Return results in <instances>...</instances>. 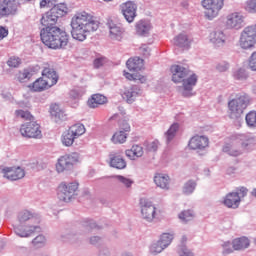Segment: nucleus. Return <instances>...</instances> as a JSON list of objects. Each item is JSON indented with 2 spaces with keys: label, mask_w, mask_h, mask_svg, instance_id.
Wrapping results in <instances>:
<instances>
[{
  "label": "nucleus",
  "mask_w": 256,
  "mask_h": 256,
  "mask_svg": "<svg viewBox=\"0 0 256 256\" xmlns=\"http://www.w3.org/2000/svg\"><path fill=\"white\" fill-rule=\"evenodd\" d=\"M71 27L72 38L83 42L87 39V35L99 29V21L87 12H79L72 17Z\"/></svg>",
  "instance_id": "obj_1"
},
{
  "label": "nucleus",
  "mask_w": 256,
  "mask_h": 256,
  "mask_svg": "<svg viewBox=\"0 0 256 256\" xmlns=\"http://www.w3.org/2000/svg\"><path fill=\"white\" fill-rule=\"evenodd\" d=\"M170 71L172 73L173 83H182V85L178 87L180 95H182V97H193V95H195L193 89H195L198 80L197 74L190 72L189 68L181 65L171 66Z\"/></svg>",
  "instance_id": "obj_2"
},
{
  "label": "nucleus",
  "mask_w": 256,
  "mask_h": 256,
  "mask_svg": "<svg viewBox=\"0 0 256 256\" xmlns=\"http://www.w3.org/2000/svg\"><path fill=\"white\" fill-rule=\"evenodd\" d=\"M40 39L49 49H65L69 45V34L57 26L42 28Z\"/></svg>",
  "instance_id": "obj_3"
},
{
  "label": "nucleus",
  "mask_w": 256,
  "mask_h": 256,
  "mask_svg": "<svg viewBox=\"0 0 256 256\" xmlns=\"http://www.w3.org/2000/svg\"><path fill=\"white\" fill-rule=\"evenodd\" d=\"M99 229V225L94 220L86 219L82 224V229H71L66 233L61 235V239L64 243H71V245H77L81 241V235L84 233H90V231H95Z\"/></svg>",
  "instance_id": "obj_4"
},
{
  "label": "nucleus",
  "mask_w": 256,
  "mask_h": 256,
  "mask_svg": "<svg viewBox=\"0 0 256 256\" xmlns=\"http://www.w3.org/2000/svg\"><path fill=\"white\" fill-rule=\"evenodd\" d=\"M249 107V96L245 93L235 94L234 98L228 101V114L230 119L240 120L243 111Z\"/></svg>",
  "instance_id": "obj_5"
},
{
  "label": "nucleus",
  "mask_w": 256,
  "mask_h": 256,
  "mask_svg": "<svg viewBox=\"0 0 256 256\" xmlns=\"http://www.w3.org/2000/svg\"><path fill=\"white\" fill-rule=\"evenodd\" d=\"M82 158L81 154L78 152H71L60 156L56 163L57 173H65V171H73L76 165L81 163Z\"/></svg>",
  "instance_id": "obj_6"
},
{
  "label": "nucleus",
  "mask_w": 256,
  "mask_h": 256,
  "mask_svg": "<svg viewBox=\"0 0 256 256\" xmlns=\"http://www.w3.org/2000/svg\"><path fill=\"white\" fill-rule=\"evenodd\" d=\"M79 195V182H61L58 186V199L64 203H71Z\"/></svg>",
  "instance_id": "obj_7"
},
{
  "label": "nucleus",
  "mask_w": 256,
  "mask_h": 256,
  "mask_svg": "<svg viewBox=\"0 0 256 256\" xmlns=\"http://www.w3.org/2000/svg\"><path fill=\"white\" fill-rule=\"evenodd\" d=\"M201 5L204 9V15L209 21L219 17V13L225 7V0H202Z\"/></svg>",
  "instance_id": "obj_8"
},
{
  "label": "nucleus",
  "mask_w": 256,
  "mask_h": 256,
  "mask_svg": "<svg viewBox=\"0 0 256 256\" xmlns=\"http://www.w3.org/2000/svg\"><path fill=\"white\" fill-rule=\"evenodd\" d=\"M238 45L245 51L253 49L256 45V24L247 26L240 34Z\"/></svg>",
  "instance_id": "obj_9"
},
{
  "label": "nucleus",
  "mask_w": 256,
  "mask_h": 256,
  "mask_svg": "<svg viewBox=\"0 0 256 256\" xmlns=\"http://www.w3.org/2000/svg\"><path fill=\"white\" fill-rule=\"evenodd\" d=\"M141 217L148 223H153L157 217V207L147 198L140 199Z\"/></svg>",
  "instance_id": "obj_10"
},
{
  "label": "nucleus",
  "mask_w": 256,
  "mask_h": 256,
  "mask_svg": "<svg viewBox=\"0 0 256 256\" xmlns=\"http://www.w3.org/2000/svg\"><path fill=\"white\" fill-rule=\"evenodd\" d=\"M224 25L226 29L239 31L245 26V16L241 12H231L226 16Z\"/></svg>",
  "instance_id": "obj_11"
},
{
  "label": "nucleus",
  "mask_w": 256,
  "mask_h": 256,
  "mask_svg": "<svg viewBox=\"0 0 256 256\" xmlns=\"http://www.w3.org/2000/svg\"><path fill=\"white\" fill-rule=\"evenodd\" d=\"M20 133L22 137H29L32 139H41L42 137L41 126L34 121L22 124L20 127Z\"/></svg>",
  "instance_id": "obj_12"
},
{
  "label": "nucleus",
  "mask_w": 256,
  "mask_h": 256,
  "mask_svg": "<svg viewBox=\"0 0 256 256\" xmlns=\"http://www.w3.org/2000/svg\"><path fill=\"white\" fill-rule=\"evenodd\" d=\"M41 227L36 224H15L14 232L18 237L27 238L31 237L33 233H39Z\"/></svg>",
  "instance_id": "obj_13"
},
{
  "label": "nucleus",
  "mask_w": 256,
  "mask_h": 256,
  "mask_svg": "<svg viewBox=\"0 0 256 256\" xmlns=\"http://www.w3.org/2000/svg\"><path fill=\"white\" fill-rule=\"evenodd\" d=\"M208 41L215 47L219 49L221 47H225V43H227V35L221 29H214L208 35Z\"/></svg>",
  "instance_id": "obj_14"
},
{
  "label": "nucleus",
  "mask_w": 256,
  "mask_h": 256,
  "mask_svg": "<svg viewBox=\"0 0 256 256\" xmlns=\"http://www.w3.org/2000/svg\"><path fill=\"white\" fill-rule=\"evenodd\" d=\"M122 15L128 23H133L137 17V4L133 1H127L121 5Z\"/></svg>",
  "instance_id": "obj_15"
},
{
  "label": "nucleus",
  "mask_w": 256,
  "mask_h": 256,
  "mask_svg": "<svg viewBox=\"0 0 256 256\" xmlns=\"http://www.w3.org/2000/svg\"><path fill=\"white\" fill-rule=\"evenodd\" d=\"M17 13V2L15 0H0V19Z\"/></svg>",
  "instance_id": "obj_16"
},
{
  "label": "nucleus",
  "mask_w": 256,
  "mask_h": 256,
  "mask_svg": "<svg viewBox=\"0 0 256 256\" xmlns=\"http://www.w3.org/2000/svg\"><path fill=\"white\" fill-rule=\"evenodd\" d=\"M141 95V88L138 86H130L125 87L123 90H121V96L122 99H124L125 102L129 103H135V99Z\"/></svg>",
  "instance_id": "obj_17"
},
{
  "label": "nucleus",
  "mask_w": 256,
  "mask_h": 256,
  "mask_svg": "<svg viewBox=\"0 0 256 256\" xmlns=\"http://www.w3.org/2000/svg\"><path fill=\"white\" fill-rule=\"evenodd\" d=\"M2 173L3 177L9 181H18V179L25 177V170L21 167L4 168Z\"/></svg>",
  "instance_id": "obj_18"
},
{
  "label": "nucleus",
  "mask_w": 256,
  "mask_h": 256,
  "mask_svg": "<svg viewBox=\"0 0 256 256\" xmlns=\"http://www.w3.org/2000/svg\"><path fill=\"white\" fill-rule=\"evenodd\" d=\"M17 221L16 225H35L39 223V218L30 211L24 210L18 214Z\"/></svg>",
  "instance_id": "obj_19"
},
{
  "label": "nucleus",
  "mask_w": 256,
  "mask_h": 256,
  "mask_svg": "<svg viewBox=\"0 0 256 256\" xmlns=\"http://www.w3.org/2000/svg\"><path fill=\"white\" fill-rule=\"evenodd\" d=\"M189 147L193 150L205 149L209 147V138L207 136H193L189 141Z\"/></svg>",
  "instance_id": "obj_20"
},
{
  "label": "nucleus",
  "mask_w": 256,
  "mask_h": 256,
  "mask_svg": "<svg viewBox=\"0 0 256 256\" xmlns=\"http://www.w3.org/2000/svg\"><path fill=\"white\" fill-rule=\"evenodd\" d=\"M237 140L240 142L242 149L246 151H251L255 149L256 140L253 136L247 134H239Z\"/></svg>",
  "instance_id": "obj_21"
},
{
  "label": "nucleus",
  "mask_w": 256,
  "mask_h": 256,
  "mask_svg": "<svg viewBox=\"0 0 256 256\" xmlns=\"http://www.w3.org/2000/svg\"><path fill=\"white\" fill-rule=\"evenodd\" d=\"M223 205L228 209H239L241 201L239 200V195L230 192L226 194L222 201Z\"/></svg>",
  "instance_id": "obj_22"
},
{
  "label": "nucleus",
  "mask_w": 256,
  "mask_h": 256,
  "mask_svg": "<svg viewBox=\"0 0 256 256\" xmlns=\"http://www.w3.org/2000/svg\"><path fill=\"white\" fill-rule=\"evenodd\" d=\"M193 43V39L187 33L182 32L174 38V45L182 49H189Z\"/></svg>",
  "instance_id": "obj_23"
},
{
  "label": "nucleus",
  "mask_w": 256,
  "mask_h": 256,
  "mask_svg": "<svg viewBox=\"0 0 256 256\" xmlns=\"http://www.w3.org/2000/svg\"><path fill=\"white\" fill-rule=\"evenodd\" d=\"M154 183L160 189H164L165 191L169 190V185L171 183V178L167 174L156 173L154 175Z\"/></svg>",
  "instance_id": "obj_24"
},
{
  "label": "nucleus",
  "mask_w": 256,
  "mask_h": 256,
  "mask_svg": "<svg viewBox=\"0 0 256 256\" xmlns=\"http://www.w3.org/2000/svg\"><path fill=\"white\" fill-rule=\"evenodd\" d=\"M232 247L234 251H245L251 247V240L246 236L235 238L232 240Z\"/></svg>",
  "instance_id": "obj_25"
},
{
  "label": "nucleus",
  "mask_w": 256,
  "mask_h": 256,
  "mask_svg": "<svg viewBox=\"0 0 256 256\" xmlns=\"http://www.w3.org/2000/svg\"><path fill=\"white\" fill-rule=\"evenodd\" d=\"M42 79H45L51 87L53 85H57V81H59V76H57V72L51 67H44L42 70Z\"/></svg>",
  "instance_id": "obj_26"
},
{
  "label": "nucleus",
  "mask_w": 256,
  "mask_h": 256,
  "mask_svg": "<svg viewBox=\"0 0 256 256\" xmlns=\"http://www.w3.org/2000/svg\"><path fill=\"white\" fill-rule=\"evenodd\" d=\"M108 28L111 39H114L115 41H121V39H123V33H125V30L121 28V26L110 22L108 23Z\"/></svg>",
  "instance_id": "obj_27"
},
{
  "label": "nucleus",
  "mask_w": 256,
  "mask_h": 256,
  "mask_svg": "<svg viewBox=\"0 0 256 256\" xmlns=\"http://www.w3.org/2000/svg\"><path fill=\"white\" fill-rule=\"evenodd\" d=\"M126 67L129 71H133L134 73H139L144 67L143 59L139 57L130 58L126 62Z\"/></svg>",
  "instance_id": "obj_28"
},
{
  "label": "nucleus",
  "mask_w": 256,
  "mask_h": 256,
  "mask_svg": "<svg viewBox=\"0 0 256 256\" xmlns=\"http://www.w3.org/2000/svg\"><path fill=\"white\" fill-rule=\"evenodd\" d=\"M151 32V22L140 20L136 24V33L137 35H140V37H147L149 33Z\"/></svg>",
  "instance_id": "obj_29"
},
{
  "label": "nucleus",
  "mask_w": 256,
  "mask_h": 256,
  "mask_svg": "<svg viewBox=\"0 0 256 256\" xmlns=\"http://www.w3.org/2000/svg\"><path fill=\"white\" fill-rule=\"evenodd\" d=\"M58 17L50 10L42 16L41 24L43 27H56Z\"/></svg>",
  "instance_id": "obj_30"
},
{
  "label": "nucleus",
  "mask_w": 256,
  "mask_h": 256,
  "mask_svg": "<svg viewBox=\"0 0 256 256\" xmlns=\"http://www.w3.org/2000/svg\"><path fill=\"white\" fill-rule=\"evenodd\" d=\"M125 155L128 159H131V161H135V159L143 157V148L139 145H133L131 149L125 151Z\"/></svg>",
  "instance_id": "obj_31"
},
{
  "label": "nucleus",
  "mask_w": 256,
  "mask_h": 256,
  "mask_svg": "<svg viewBox=\"0 0 256 256\" xmlns=\"http://www.w3.org/2000/svg\"><path fill=\"white\" fill-rule=\"evenodd\" d=\"M51 85L48 83V81L44 78H38L33 84H32V91H35L37 93H41V91H45L46 89H51Z\"/></svg>",
  "instance_id": "obj_32"
},
{
  "label": "nucleus",
  "mask_w": 256,
  "mask_h": 256,
  "mask_svg": "<svg viewBox=\"0 0 256 256\" xmlns=\"http://www.w3.org/2000/svg\"><path fill=\"white\" fill-rule=\"evenodd\" d=\"M173 239H175V232H164L159 236L158 241L162 244V247L167 249L173 243Z\"/></svg>",
  "instance_id": "obj_33"
},
{
  "label": "nucleus",
  "mask_w": 256,
  "mask_h": 256,
  "mask_svg": "<svg viewBox=\"0 0 256 256\" xmlns=\"http://www.w3.org/2000/svg\"><path fill=\"white\" fill-rule=\"evenodd\" d=\"M106 101L107 97L103 96L102 94H94L88 100V106H90L92 109H95L96 107H99V105H105Z\"/></svg>",
  "instance_id": "obj_34"
},
{
  "label": "nucleus",
  "mask_w": 256,
  "mask_h": 256,
  "mask_svg": "<svg viewBox=\"0 0 256 256\" xmlns=\"http://www.w3.org/2000/svg\"><path fill=\"white\" fill-rule=\"evenodd\" d=\"M195 217H196L195 211L191 209L182 210L178 214V219L184 224L191 223V221H193Z\"/></svg>",
  "instance_id": "obj_35"
},
{
  "label": "nucleus",
  "mask_w": 256,
  "mask_h": 256,
  "mask_svg": "<svg viewBox=\"0 0 256 256\" xmlns=\"http://www.w3.org/2000/svg\"><path fill=\"white\" fill-rule=\"evenodd\" d=\"M110 166L114 167V169H125V167H127V162L121 156H111Z\"/></svg>",
  "instance_id": "obj_36"
},
{
  "label": "nucleus",
  "mask_w": 256,
  "mask_h": 256,
  "mask_svg": "<svg viewBox=\"0 0 256 256\" xmlns=\"http://www.w3.org/2000/svg\"><path fill=\"white\" fill-rule=\"evenodd\" d=\"M70 133L76 138L79 139L82 135H85V125L83 124H74L69 129Z\"/></svg>",
  "instance_id": "obj_37"
},
{
  "label": "nucleus",
  "mask_w": 256,
  "mask_h": 256,
  "mask_svg": "<svg viewBox=\"0 0 256 256\" xmlns=\"http://www.w3.org/2000/svg\"><path fill=\"white\" fill-rule=\"evenodd\" d=\"M124 77H126L128 81H138L139 83H145V81H147V78L141 75V73H137L133 71L131 72L124 71Z\"/></svg>",
  "instance_id": "obj_38"
},
{
  "label": "nucleus",
  "mask_w": 256,
  "mask_h": 256,
  "mask_svg": "<svg viewBox=\"0 0 256 256\" xmlns=\"http://www.w3.org/2000/svg\"><path fill=\"white\" fill-rule=\"evenodd\" d=\"M50 11L59 19V17L67 15V11H69V9L66 4L61 3L52 7Z\"/></svg>",
  "instance_id": "obj_39"
},
{
  "label": "nucleus",
  "mask_w": 256,
  "mask_h": 256,
  "mask_svg": "<svg viewBox=\"0 0 256 256\" xmlns=\"http://www.w3.org/2000/svg\"><path fill=\"white\" fill-rule=\"evenodd\" d=\"M111 141L115 145L117 144L122 145L123 143H125V141H127V133L123 130H120L114 133V135L111 138Z\"/></svg>",
  "instance_id": "obj_40"
},
{
  "label": "nucleus",
  "mask_w": 256,
  "mask_h": 256,
  "mask_svg": "<svg viewBox=\"0 0 256 256\" xmlns=\"http://www.w3.org/2000/svg\"><path fill=\"white\" fill-rule=\"evenodd\" d=\"M223 152L227 153L228 155H231L232 157H239V155L243 153V150L237 149L235 144H226L223 147Z\"/></svg>",
  "instance_id": "obj_41"
},
{
  "label": "nucleus",
  "mask_w": 256,
  "mask_h": 256,
  "mask_svg": "<svg viewBox=\"0 0 256 256\" xmlns=\"http://www.w3.org/2000/svg\"><path fill=\"white\" fill-rule=\"evenodd\" d=\"M177 131H179V124L174 123L170 126V128L165 133L166 142L171 143L172 139H175V136L177 135Z\"/></svg>",
  "instance_id": "obj_42"
},
{
  "label": "nucleus",
  "mask_w": 256,
  "mask_h": 256,
  "mask_svg": "<svg viewBox=\"0 0 256 256\" xmlns=\"http://www.w3.org/2000/svg\"><path fill=\"white\" fill-rule=\"evenodd\" d=\"M75 139L77 138L71 133L69 129L62 135V143L65 145V147H71V145L75 143Z\"/></svg>",
  "instance_id": "obj_43"
},
{
  "label": "nucleus",
  "mask_w": 256,
  "mask_h": 256,
  "mask_svg": "<svg viewBox=\"0 0 256 256\" xmlns=\"http://www.w3.org/2000/svg\"><path fill=\"white\" fill-rule=\"evenodd\" d=\"M50 115H52V117H54L56 121L58 119H65V112H63V110H61V108L57 104H53L50 107Z\"/></svg>",
  "instance_id": "obj_44"
},
{
  "label": "nucleus",
  "mask_w": 256,
  "mask_h": 256,
  "mask_svg": "<svg viewBox=\"0 0 256 256\" xmlns=\"http://www.w3.org/2000/svg\"><path fill=\"white\" fill-rule=\"evenodd\" d=\"M197 188V182L193 180L187 181L182 188V193L184 195H192V193L195 192V189Z\"/></svg>",
  "instance_id": "obj_45"
},
{
  "label": "nucleus",
  "mask_w": 256,
  "mask_h": 256,
  "mask_svg": "<svg viewBox=\"0 0 256 256\" xmlns=\"http://www.w3.org/2000/svg\"><path fill=\"white\" fill-rule=\"evenodd\" d=\"M114 179L115 181H117V183L123 185V187H125L126 189H131L133 185V180L125 176L116 175L114 176Z\"/></svg>",
  "instance_id": "obj_46"
},
{
  "label": "nucleus",
  "mask_w": 256,
  "mask_h": 256,
  "mask_svg": "<svg viewBox=\"0 0 256 256\" xmlns=\"http://www.w3.org/2000/svg\"><path fill=\"white\" fill-rule=\"evenodd\" d=\"M165 251V248L162 243L157 240L156 242L152 243L149 247V252L151 255H159L160 253H163Z\"/></svg>",
  "instance_id": "obj_47"
},
{
  "label": "nucleus",
  "mask_w": 256,
  "mask_h": 256,
  "mask_svg": "<svg viewBox=\"0 0 256 256\" xmlns=\"http://www.w3.org/2000/svg\"><path fill=\"white\" fill-rule=\"evenodd\" d=\"M248 75L245 68H238L233 72V79L236 81H246Z\"/></svg>",
  "instance_id": "obj_48"
},
{
  "label": "nucleus",
  "mask_w": 256,
  "mask_h": 256,
  "mask_svg": "<svg viewBox=\"0 0 256 256\" xmlns=\"http://www.w3.org/2000/svg\"><path fill=\"white\" fill-rule=\"evenodd\" d=\"M246 125L250 128L255 129L256 127V111H250L245 117Z\"/></svg>",
  "instance_id": "obj_49"
},
{
  "label": "nucleus",
  "mask_w": 256,
  "mask_h": 256,
  "mask_svg": "<svg viewBox=\"0 0 256 256\" xmlns=\"http://www.w3.org/2000/svg\"><path fill=\"white\" fill-rule=\"evenodd\" d=\"M33 77V73L29 69H25L22 72H19L17 75V79L20 83H25L29 81Z\"/></svg>",
  "instance_id": "obj_50"
},
{
  "label": "nucleus",
  "mask_w": 256,
  "mask_h": 256,
  "mask_svg": "<svg viewBox=\"0 0 256 256\" xmlns=\"http://www.w3.org/2000/svg\"><path fill=\"white\" fill-rule=\"evenodd\" d=\"M222 247V255H231L235 251L233 248V242L231 241H225L221 244Z\"/></svg>",
  "instance_id": "obj_51"
},
{
  "label": "nucleus",
  "mask_w": 256,
  "mask_h": 256,
  "mask_svg": "<svg viewBox=\"0 0 256 256\" xmlns=\"http://www.w3.org/2000/svg\"><path fill=\"white\" fill-rule=\"evenodd\" d=\"M144 147H145V151H147L148 153H155L157 149H159V141L154 140L151 142H146L144 144Z\"/></svg>",
  "instance_id": "obj_52"
},
{
  "label": "nucleus",
  "mask_w": 256,
  "mask_h": 256,
  "mask_svg": "<svg viewBox=\"0 0 256 256\" xmlns=\"http://www.w3.org/2000/svg\"><path fill=\"white\" fill-rule=\"evenodd\" d=\"M16 117L20 119H24L25 121H31L33 119V115H31L30 111H25V110H16L15 111Z\"/></svg>",
  "instance_id": "obj_53"
},
{
  "label": "nucleus",
  "mask_w": 256,
  "mask_h": 256,
  "mask_svg": "<svg viewBox=\"0 0 256 256\" xmlns=\"http://www.w3.org/2000/svg\"><path fill=\"white\" fill-rule=\"evenodd\" d=\"M243 7L247 13H256V0H246Z\"/></svg>",
  "instance_id": "obj_54"
},
{
  "label": "nucleus",
  "mask_w": 256,
  "mask_h": 256,
  "mask_svg": "<svg viewBox=\"0 0 256 256\" xmlns=\"http://www.w3.org/2000/svg\"><path fill=\"white\" fill-rule=\"evenodd\" d=\"M178 256H195V252L187 246H181L178 249Z\"/></svg>",
  "instance_id": "obj_55"
},
{
  "label": "nucleus",
  "mask_w": 256,
  "mask_h": 256,
  "mask_svg": "<svg viewBox=\"0 0 256 256\" xmlns=\"http://www.w3.org/2000/svg\"><path fill=\"white\" fill-rule=\"evenodd\" d=\"M248 68L250 71L256 72V51H254L248 59Z\"/></svg>",
  "instance_id": "obj_56"
},
{
  "label": "nucleus",
  "mask_w": 256,
  "mask_h": 256,
  "mask_svg": "<svg viewBox=\"0 0 256 256\" xmlns=\"http://www.w3.org/2000/svg\"><path fill=\"white\" fill-rule=\"evenodd\" d=\"M232 193L237 194L239 197V200L241 201V199H243V197H247V193H249V190L246 187L240 186V187L236 188L235 191Z\"/></svg>",
  "instance_id": "obj_57"
},
{
  "label": "nucleus",
  "mask_w": 256,
  "mask_h": 256,
  "mask_svg": "<svg viewBox=\"0 0 256 256\" xmlns=\"http://www.w3.org/2000/svg\"><path fill=\"white\" fill-rule=\"evenodd\" d=\"M7 65L8 67H19V65H21V59H19V57H11L7 61Z\"/></svg>",
  "instance_id": "obj_58"
},
{
  "label": "nucleus",
  "mask_w": 256,
  "mask_h": 256,
  "mask_svg": "<svg viewBox=\"0 0 256 256\" xmlns=\"http://www.w3.org/2000/svg\"><path fill=\"white\" fill-rule=\"evenodd\" d=\"M216 69L219 71V73H225V71L229 70V63L222 61L216 65Z\"/></svg>",
  "instance_id": "obj_59"
},
{
  "label": "nucleus",
  "mask_w": 256,
  "mask_h": 256,
  "mask_svg": "<svg viewBox=\"0 0 256 256\" xmlns=\"http://www.w3.org/2000/svg\"><path fill=\"white\" fill-rule=\"evenodd\" d=\"M83 91L80 88H75L70 91V97L72 99H79L80 97H83Z\"/></svg>",
  "instance_id": "obj_60"
},
{
  "label": "nucleus",
  "mask_w": 256,
  "mask_h": 256,
  "mask_svg": "<svg viewBox=\"0 0 256 256\" xmlns=\"http://www.w3.org/2000/svg\"><path fill=\"white\" fill-rule=\"evenodd\" d=\"M45 236L38 235L36 238L33 239L32 243L33 245H36V247H39L40 245H45Z\"/></svg>",
  "instance_id": "obj_61"
},
{
  "label": "nucleus",
  "mask_w": 256,
  "mask_h": 256,
  "mask_svg": "<svg viewBox=\"0 0 256 256\" xmlns=\"http://www.w3.org/2000/svg\"><path fill=\"white\" fill-rule=\"evenodd\" d=\"M57 3V0H41L40 1V7H53Z\"/></svg>",
  "instance_id": "obj_62"
},
{
  "label": "nucleus",
  "mask_w": 256,
  "mask_h": 256,
  "mask_svg": "<svg viewBox=\"0 0 256 256\" xmlns=\"http://www.w3.org/2000/svg\"><path fill=\"white\" fill-rule=\"evenodd\" d=\"M103 65H105V58L100 57V58H96L94 60L95 69H99V68L103 67Z\"/></svg>",
  "instance_id": "obj_63"
},
{
  "label": "nucleus",
  "mask_w": 256,
  "mask_h": 256,
  "mask_svg": "<svg viewBox=\"0 0 256 256\" xmlns=\"http://www.w3.org/2000/svg\"><path fill=\"white\" fill-rule=\"evenodd\" d=\"M98 256H111V250L108 247L100 249Z\"/></svg>",
  "instance_id": "obj_64"
}]
</instances>
